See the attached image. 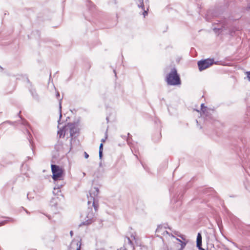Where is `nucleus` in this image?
<instances>
[{"label": "nucleus", "mask_w": 250, "mask_h": 250, "mask_svg": "<svg viewBox=\"0 0 250 250\" xmlns=\"http://www.w3.org/2000/svg\"><path fill=\"white\" fill-rule=\"evenodd\" d=\"M51 74L50 73V78L51 77Z\"/></svg>", "instance_id": "nucleus-55"}, {"label": "nucleus", "mask_w": 250, "mask_h": 250, "mask_svg": "<svg viewBox=\"0 0 250 250\" xmlns=\"http://www.w3.org/2000/svg\"><path fill=\"white\" fill-rule=\"evenodd\" d=\"M99 166H100V167L102 166V162H101L99 163Z\"/></svg>", "instance_id": "nucleus-50"}, {"label": "nucleus", "mask_w": 250, "mask_h": 250, "mask_svg": "<svg viewBox=\"0 0 250 250\" xmlns=\"http://www.w3.org/2000/svg\"><path fill=\"white\" fill-rule=\"evenodd\" d=\"M169 192L171 195L173 194V198L172 199V201L174 202L175 203L178 202L182 198V197L183 195V194L180 195V193H179L177 196L176 194L174 192V188L173 187H170L169 189Z\"/></svg>", "instance_id": "nucleus-13"}, {"label": "nucleus", "mask_w": 250, "mask_h": 250, "mask_svg": "<svg viewBox=\"0 0 250 250\" xmlns=\"http://www.w3.org/2000/svg\"><path fill=\"white\" fill-rule=\"evenodd\" d=\"M249 8L250 9V5L249 6Z\"/></svg>", "instance_id": "nucleus-57"}, {"label": "nucleus", "mask_w": 250, "mask_h": 250, "mask_svg": "<svg viewBox=\"0 0 250 250\" xmlns=\"http://www.w3.org/2000/svg\"><path fill=\"white\" fill-rule=\"evenodd\" d=\"M208 110L207 106H205L204 104H202L201 105V115L204 114Z\"/></svg>", "instance_id": "nucleus-25"}, {"label": "nucleus", "mask_w": 250, "mask_h": 250, "mask_svg": "<svg viewBox=\"0 0 250 250\" xmlns=\"http://www.w3.org/2000/svg\"><path fill=\"white\" fill-rule=\"evenodd\" d=\"M121 137L123 138V139H126V136H125L121 135Z\"/></svg>", "instance_id": "nucleus-43"}, {"label": "nucleus", "mask_w": 250, "mask_h": 250, "mask_svg": "<svg viewBox=\"0 0 250 250\" xmlns=\"http://www.w3.org/2000/svg\"><path fill=\"white\" fill-rule=\"evenodd\" d=\"M158 123H160V120H159L158 119H155V123L156 124H157Z\"/></svg>", "instance_id": "nucleus-38"}, {"label": "nucleus", "mask_w": 250, "mask_h": 250, "mask_svg": "<svg viewBox=\"0 0 250 250\" xmlns=\"http://www.w3.org/2000/svg\"><path fill=\"white\" fill-rule=\"evenodd\" d=\"M140 2V4H138V6L141 8L142 9H144V0H138Z\"/></svg>", "instance_id": "nucleus-28"}, {"label": "nucleus", "mask_w": 250, "mask_h": 250, "mask_svg": "<svg viewBox=\"0 0 250 250\" xmlns=\"http://www.w3.org/2000/svg\"><path fill=\"white\" fill-rule=\"evenodd\" d=\"M99 193V189L97 187L92 188L89 191V195H87L88 201L91 200L90 199H94V200H98V195Z\"/></svg>", "instance_id": "nucleus-10"}, {"label": "nucleus", "mask_w": 250, "mask_h": 250, "mask_svg": "<svg viewBox=\"0 0 250 250\" xmlns=\"http://www.w3.org/2000/svg\"><path fill=\"white\" fill-rule=\"evenodd\" d=\"M27 158L28 159V160H30L31 159V157L30 156H27Z\"/></svg>", "instance_id": "nucleus-46"}, {"label": "nucleus", "mask_w": 250, "mask_h": 250, "mask_svg": "<svg viewBox=\"0 0 250 250\" xmlns=\"http://www.w3.org/2000/svg\"><path fill=\"white\" fill-rule=\"evenodd\" d=\"M246 74L247 75V78L249 82H250V71H247L246 72Z\"/></svg>", "instance_id": "nucleus-30"}, {"label": "nucleus", "mask_w": 250, "mask_h": 250, "mask_svg": "<svg viewBox=\"0 0 250 250\" xmlns=\"http://www.w3.org/2000/svg\"><path fill=\"white\" fill-rule=\"evenodd\" d=\"M141 164H142V165L143 166L144 168L145 169V170L146 171L148 172H149V168L147 166L143 165L142 163H141Z\"/></svg>", "instance_id": "nucleus-35"}, {"label": "nucleus", "mask_w": 250, "mask_h": 250, "mask_svg": "<svg viewBox=\"0 0 250 250\" xmlns=\"http://www.w3.org/2000/svg\"><path fill=\"white\" fill-rule=\"evenodd\" d=\"M103 143H101L99 146V159L101 160L103 156Z\"/></svg>", "instance_id": "nucleus-24"}, {"label": "nucleus", "mask_w": 250, "mask_h": 250, "mask_svg": "<svg viewBox=\"0 0 250 250\" xmlns=\"http://www.w3.org/2000/svg\"><path fill=\"white\" fill-rule=\"evenodd\" d=\"M77 249H76V250H81V245H82V243H81V239L79 241H78L77 242Z\"/></svg>", "instance_id": "nucleus-29"}, {"label": "nucleus", "mask_w": 250, "mask_h": 250, "mask_svg": "<svg viewBox=\"0 0 250 250\" xmlns=\"http://www.w3.org/2000/svg\"><path fill=\"white\" fill-rule=\"evenodd\" d=\"M109 94L108 92H107L106 93H105L104 95H103V98L105 100H106L108 99V97H109Z\"/></svg>", "instance_id": "nucleus-32"}, {"label": "nucleus", "mask_w": 250, "mask_h": 250, "mask_svg": "<svg viewBox=\"0 0 250 250\" xmlns=\"http://www.w3.org/2000/svg\"><path fill=\"white\" fill-rule=\"evenodd\" d=\"M84 156L85 159H87L89 157V155L86 152H84Z\"/></svg>", "instance_id": "nucleus-36"}, {"label": "nucleus", "mask_w": 250, "mask_h": 250, "mask_svg": "<svg viewBox=\"0 0 250 250\" xmlns=\"http://www.w3.org/2000/svg\"><path fill=\"white\" fill-rule=\"evenodd\" d=\"M134 155L136 157V158H138V156H137V155L136 154H134Z\"/></svg>", "instance_id": "nucleus-52"}, {"label": "nucleus", "mask_w": 250, "mask_h": 250, "mask_svg": "<svg viewBox=\"0 0 250 250\" xmlns=\"http://www.w3.org/2000/svg\"><path fill=\"white\" fill-rule=\"evenodd\" d=\"M131 236L133 237L134 239H135V237L133 235H131Z\"/></svg>", "instance_id": "nucleus-51"}, {"label": "nucleus", "mask_w": 250, "mask_h": 250, "mask_svg": "<svg viewBox=\"0 0 250 250\" xmlns=\"http://www.w3.org/2000/svg\"><path fill=\"white\" fill-rule=\"evenodd\" d=\"M55 186L54 188V190H56V189H59L61 188H62L64 184L63 181H57L54 182Z\"/></svg>", "instance_id": "nucleus-18"}, {"label": "nucleus", "mask_w": 250, "mask_h": 250, "mask_svg": "<svg viewBox=\"0 0 250 250\" xmlns=\"http://www.w3.org/2000/svg\"><path fill=\"white\" fill-rule=\"evenodd\" d=\"M160 100L165 101V100L164 98H162V99H161Z\"/></svg>", "instance_id": "nucleus-49"}, {"label": "nucleus", "mask_w": 250, "mask_h": 250, "mask_svg": "<svg viewBox=\"0 0 250 250\" xmlns=\"http://www.w3.org/2000/svg\"><path fill=\"white\" fill-rule=\"evenodd\" d=\"M161 133L157 132L152 136V140L155 143L158 142L161 140Z\"/></svg>", "instance_id": "nucleus-19"}, {"label": "nucleus", "mask_w": 250, "mask_h": 250, "mask_svg": "<svg viewBox=\"0 0 250 250\" xmlns=\"http://www.w3.org/2000/svg\"><path fill=\"white\" fill-rule=\"evenodd\" d=\"M90 200H91L88 201L87 202L88 208L87 209L88 212L85 217L86 220L85 221L82 222L80 225V226H81L82 225L86 226L89 225L95 221L94 218L95 213H94L92 211V208L91 207V204H92V207L94 208L95 211L96 212L99 208V201L98 200L93 201L94 199L92 198H91Z\"/></svg>", "instance_id": "nucleus-3"}, {"label": "nucleus", "mask_w": 250, "mask_h": 250, "mask_svg": "<svg viewBox=\"0 0 250 250\" xmlns=\"http://www.w3.org/2000/svg\"><path fill=\"white\" fill-rule=\"evenodd\" d=\"M56 96L57 98H58L59 97H60V93L59 92H57L56 94Z\"/></svg>", "instance_id": "nucleus-40"}, {"label": "nucleus", "mask_w": 250, "mask_h": 250, "mask_svg": "<svg viewBox=\"0 0 250 250\" xmlns=\"http://www.w3.org/2000/svg\"><path fill=\"white\" fill-rule=\"evenodd\" d=\"M106 138H107V135H106V136H105L104 138L102 139L101 140V142H103V143L105 141V140L106 139Z\"/></svg>", "instance_id": "nucleus-37"}, {"label": "nucleus", "mask_w": 250, "mask_h": 250, "mask_svg": "<svg viewBox=\"0 0 250 250\" xmlns=\"http://www.w3.org/2000/svg\"><path fill=\"white\" fill-rule=\"evenodd\" d=\"M58 196L53 197L50 202V205L52 207H56L58 205Z\"/></svg>", "instance_id": "nucleus-20"}, {"label": "nucleus", "mask_w": 250, "mask_h": 250, "mask_svg": "<svg viewBox=\"0 0 250 250\" xmlns=\"http://www.w3.org/2000/svg\"><path fill=\"white\" fill-rule=\"evenodd\" d=\"M213 30L215 33L219 34V33H221L223 31V29L222 27L221 28L214 27L213 28Z\"/></svg>", "instance_id": "nucleus-27"}, {"label": "nucleus", "mask_w": 250, "mask_h": 250, "mask_svg": "<svg viewBox=\"0 0 250 250\" xmlns=\"http://www.w3.org/2000/svg\"><path fill=\"white\" fill-rule=\"evenodd\" d=\"M57 192L56 193L55 190L53 191V193L55 195H57V196H59V195H62L61 194V190H59V189H57Z\"/></svg>", "instance_id": "nucleus-31"}, {"label": "nucleus", "mask_w": 250, "mask_h": 250, "mask_svg": "<svg viewBox=\"0 0 250 250\" xmlns=\"http://www.w3.org/2000/svg\"><path fill=\"white\" fill-rule=\"evenodd\" d=\"M207 245L208 248H214V245L210 242L208 237H207Z\"/></svg>", "instance_id": "nucleus-26"}, {"label": "nucleus", "mask_w": 250, "mask_h": 250, "mask_svg": "<svg viewBox=\"0 0 250 250\" xmlns=\"http://www.w3.org/2000/svg\"><path fill=\"white\" fill-rule=\"evenodd\" d=\"M167 225H166L164 227H167Z\"/></svg>", "instance_id": "nucleus-54"}, {"label": "nucleus", "mask_w": 250, "mask_h": 250, "mask_svg": "<svg viewBox=\"0 0 250 250\" xmlns=\"http://www.w3.org/2000/svg\"><path fill=\"white\" fill-rule=\"evenodd\" d=\"M214 113V110L208 109L207 111L205 112L204 114H201V116H203L205 118V121L213 123V122L217 121L216 120V119L213 115Z\"/></svg>", "instance_id": "nucleus-8"}, {"label": "nucleus", "mask_w": 250, "mask_h": 250, "mask_svg": "<svg viewBox=\"0 0 250 250\" xmlns=\"http://www.w3.org/2000/svg\"><path fill=\"white\" fill-rule=\"evenodd\" d=\"M67 130V126L65 125L58 131V135L59 136L60 138L64 137L65 134Z\"/></svg>", "instance_id": "nucleus-16"}, {"label": "nucleus", "mask_w": 250, "mask_h": 250, "mask_svg": "<svg viewBox=\"0 0 250 250\" xmlns=\"http://www.w3.org/2000/svg\"><path fill=\"white\" fill-rule=\"evenodd\" d=\"M67 129H69L70 139V149L77 146L80 144V141L77 139L80 135V128H79V121L73 123H67L66 125Z\"/></svg>", "instance_id": "nucleus-2"}, {"label": "nucleus", "mask_w": 250, "mask_h": 250, "mask_svg": "<svg viewBox=\"0 0 250 250\" xmlns=\"http://www.w3.org/2000/svg\"><path fill=\"white\" fill-rule=\"evenodd\" d=\"M21 111H20L18 114L19 117L21 118V120L18 122H11L10 121H6L3 122L0 125V129L2 127H4L5 125L7 124H8L10 125H15L16 124H19L22 125L24 126V128L22 130V131L24 132L25 134L27 135V139H28L30 145H31L30 148L32 150L33 155H34V146H33V142L32 139V135L31 133L30 132L29 129L30 128V126L28 124V122L22 119L20 115Z\"/></svg>", "instance_id": "nucleus-1"}, {"label": "nucleus", "mask_w": 250, "mask_h": 250, "mask_svg": "<svg viewBox=\"0 0 250 250\" xmlns=\"http://www.w3.org/2000/svg\"><path fill=\"white\" fill-rule=\"evenodd\" d=\"M26 80L27 82L30 84V87H29V90L33 98L37 101H39L40 97L37 93L36 89L32 87L31 83L27 77L26 78Z\"/></svg>", "instance_id": "nucleus-11"}, {"label": "nucleus", "mask_w": 250, "mask_h": 250, "mask_svg": "<svg viewBox=\"0 0 250 250\" xmlns=\"http://www.w3.org/2000/svg\"><path fill=\"white\" fill-rule=\"evenodd\" d=\"M166 229L167 227H163L161 225H158L155 231L156 233H158L157 236L159 237L160 235H169V233L166 230Z\"/></svg>", "instance_id": "nucleus-12"}, {"label": "nucleus", "mask_w": 250, "mask_h": 250, "mask_svg": "<svg viewBox=\"0 0 250 250\" xmlns=\"http://www.w3.org/2000/svg\"><path fill=\"white\" fill-rule=\"evenodd\" d=\"M85 174V173H84V172H83V175H84Z\"/></svg>", "instance_id": "nucleus-56"}, {"label": "nucleus", "mask_w": 250, "mask_h": 250, "mask_svg": "<svg viewBox=\"0 0 250 250\" xmlns=\"http://www.w3.org/2000/svg\"><path fill=\"white\" fill-rule=\"evenodd\" d=\"M126 140L127 144L130 146V148H131V149L132 152H133V150H134L135 151V153H136L135 148L134 147L132 146V143L131 142V141H132V136H131V135H130V134L129 133H127V138L126 137Z\"/></svg>", "instance_id": "nucleus-15"}, {"label": "nucleus", "mask_w": 250, "mask_h": 250, "mask_svg": "<svg viewBox=\"0 0 250 250\" xmlns=\"http://www.w3.org/2000/svg\"><path fill=\"white\" fill-rule=\"evenodd\" d=\"M218 61H214V58H207L205 59H202L197 62V65L200 71H202L213 64H217Z\"/></svg>", "instance_id": "nucleus-6"}, {"label": "nucleus", "mask_w": 250, "mask_h": 250, "mask_svg": "<svg viewBox=\"0 0 250 250\" xmlns=\"http://www.w3.org/2000/svg\"><path fill=\"white\" fill-rule=\"evenodd\" d=\"M62 99H61L60 100H59L60 117H59V120L58 121V123L59 125L61 124V118L62 117Z\"/></svg>", "instance_id": "nucleus-23"}, {"label": "nucleus", "mask_w": 250, "mask_h": 250, "mask_svg": "<svg viewBox=\"0 0 250 250\" xmlns=\"http://www.w3.org/2000/svg\"><path fill=\"white\" fill-rule=\"evenodd\" d=\"M86 6L89 11H93L95 8V5L90 0H87L86 3Z\"/></svg>", "instance_id": "nucleus-21"}, {"label": "nucleus", "mask_w": 250, "mask_h": 250, "mask_svg": "<svg viewBox=\"0 0 250 250\" xmlns=\"http://www.w3.org/2000/svg\"><path fill=\"white\" fill-rule=\"evenodd\" d=\"M243 162L247 163L250 161V146H245L243 148L240 147V152L238 153Z\"/></svg>", "instance_id": "nucleus-7"}, {"label": "nucleus", "mask_w": 250, "mask_h": 250, "mask_svg": "<svg viewBox=\"0 0 250 250\" xmlns=\"http://www.w3.org/2000/svg\"><path fill=\"white\" fill-rule=\"evenodd\" d=\"M106 120L108 121V117H106Z\"/></svg>", "instance_id": "nucleus-53"}, {"label": "nucleus", "mask_w": 250, "mask_h": 250, "mask_svg": "<svg viewBox=\"0 0 250 250\" xmlns=\"http://www.w3.org/2000/svg\"><path fill=\"white\" fill-rule=\"evenodd\" d=\"M29 194L28 193L27 195V198L29 199V200H30V198L29 197Z\"/></svg>", "instance_id": "nucleus-47"}, {"label": "nucleus", "mask_w": 250, "mask_h": 250, "mask_svg": "<svg viewBox=\"0 0 250 250\" xmlns=\"http://www.w3.org/2000/svg\"><path fill=\"white\" fill-rule=\"evenodd\" d=\"M55 236H53V239L51 240V241L54 242V241L55 240Z\"/></svg>", "instance_id": "nucleus-44"}, {"label": "nucleus", "mask_w": 250, "mask_h": 250, "mask_svg": "<svg viewBox=\"0 0 250 250\" xmlns=\"http://www.w3.org/2000/svg\"><path fill=\"white\" fill-rule=\"evenodd\" d=\"M134 246L133 242L131 240L130 238L126 236L125 239V244L123 248H121L118 250H134Z\"/></svg>", "instance_id": "nucleus-9"}, {"label": "nucleus", "mask_w": 250, "mask_h": 250, "mask_svg": "<svg viewBox=\"0 0 250 250\" xmlns=\"http://www.w3.org/2000/svg\"><path fill=\"white\" fill-rule=\"evenodd\" d=\"M5 218H6V220L0 222V226L4 225L8 222L13 223V222H15L16 221L15 219L11 218V217H5Z\"/></svg>", "instance_id": "nucleus-17"}, {"label": "nucleus", "mask_w": 250, "mask_h": 250, "mask_svg": "<svg viewBox=\"0 0 250 250\" xmlns=\"http://www.w3.org/2000/svg\"><path fill=\"white\" fill-rule=\"evenodd\" d=\"M143 10H144V12L143 13V15H144V17H145L148 14V8H147L146 10H145V9H143Z\"/></svg>", "instance_id": "nucleus-34"}, {"label": "nucleus", "mask_w": 250, "mask_h": 250, "mask_svg": "<svg viewBox=\"0 0 250 250\" xmlns=\"http://www.w3.org/2000/svg\"><path fill=\"white\" fill-rule=\"evenodd\" d=\"M202 237L201 232H198L196 238V247L199 250H205L202 248Z\"/></svg>", "instance_id": "nucleus-14"}, {"label": "nucleus", "mask_w": 250, "mask_h": 250, "mask_svg": "<svg viewBox=\"0 0 250 250\" xmlns=\"http://www.w3.org/2000/svg\"><path fill=\"white\" fill-rule=\"evenodd\" d=\"M176 235H177L178 236L180 237V238H182V239L184 241H188L186 238H185V236L183 235H178L177 233H175Z\"/></svg>", "instance_id": "nucleus-33"}, {"label": "nucleus", "mask_w": 250, "mask_h": 250, "mask_svg": "<svg viewBox=\"0 0 250 250\" xmlns=\"http://www.w3.org/2000/svg\"><path fill=\"white\" fill-rule=\"evenodd\" d=\"M213 192H214V190L211 188H205V189H204V191H203V193L205 194H207V195L212 194V193Z\"/></svg>", "instance_id": "nucleus-22"}, {"label": "nucleus", "mask_w": 250, "mask_h": 250, "mask_svg": "<svg viewBox=\"0 0 250 250\" xmlns=\"http://www.w3.org/2000/svg\"><path fill=\"white\" fill-rule=\"evenodd\" d=\"M47 217H48L49 220L51 219V216L50 215L44 214Z\"/></svg>", "instance_id": "nucleus-41"}, {"label": "nucleus", "mask_w": 250, "mask_h": 250, "mask_svg": "<svg viewBox=\"0 0 250 250\" xmlns=\"http://www.w3.org/2000/svg\"><path fill=\"white\" fill-rule=\"evenodd\" d=\"M51 168L52 173V178L54 182L63 180L64 172L62 167L57 165L51 164Z\"/></svg>", "instance_id": "nucleus-5"}, {"label": "nucleus", "mask_w": 250, "mask_h": 250, "mask_svg": "<svg viewBox=\"0 0 250 250\" xmlns=\"http://www.w3.org/2000/svg\"><path fill=\"white\" fill-rule=\"evenodd\" d=\"M114 73L115 74V76L116 77L117 76V75H116V71L115 70H114Z\"/></svg>", "instance_id": "nucleus-48"}, {"label": "nucleus", "mask_w": 250, "mask_h": 250, "mask_svg": "<svg viewBox=\"0 0 250 250\" xmlns=\"http://www.w3.org/2000/svg\"><path fill=\"white\" fill-rule=\"evenodd\" d=\"M3 70V68L0 66V71L1 72Z\"/></svg>", "instance_id": "nucleus-45"}, {"label": "nucleus", "mask_w": 250, "mask_h": 250, "mask_svg": "<svg viewBox=\"0 0 250 250\" xmlns=\"http://www.w3.org/2000/svg\"><path fill=\"white\" fill-rule=\"evenodd\" d=\"M249 250H250V248H249Z\"/></svg>", "instance_id": "nucleus-58"}, {"label": "nucleus", "mask_w": 250, "mask_h": 250, "mask_svg": "<svg viewBox=\"0 0 250 250\" xmlns=\"http://www.w3.org/2000/svg\"><path fill=\"white\" fill-rule=\"evenodd\" d=\"M70 235H71V236H73V231H72V230H71V231H70Z\"/></svg>", "instance_id": "nucleus-42"}, {"label": "nucleus", "mask_w": 250, "mask_h": 250, "mask_svg": "<svg viewBox=\"0 0 250 250\" xmlns=\"http://www.w3.org/2000/svg\"><path fill=\"white\" fill-rule=\"evenodd\" d=\"M22 208L25 210V211L26 212V213L28 214H30V213L29 211H28L26 209L24 208L23 207H22Z\"/></svg>", "instance_id": "nucleus-39"}, {"label": "nucleus", "mask_w": 250, "mask_h": 250, "mask_svg": "<svg viewBox=\"0 0 250 250\" xmlns=\"http://www.w3.org/2000/svg\"><path fill=\"white\" fill-rule=\"evenodd\" d=\"M165 81L168 85L177 86L181 84V80L180 75L178 73L175 67L172 68L170 71L167 75Z\"/></svg>", "instance_id": "nucleus-4"}]
</instances>
